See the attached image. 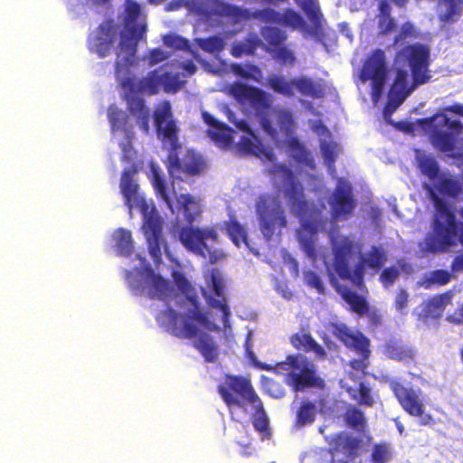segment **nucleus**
<instances>
[{"instance_id": "15", "label": "nucleus", "mask_w": 463, "mask_h": 463, "mask_svg": "<svg viewBox=\"0 0 463 463\" xmlns=\"http://www.w3.org/2000/svg\"><path fill=\"white\" fill-rule=\"evenodd\" d=\"M360 80L365 83L372 80V99L377 102L383 95L387 77L385 52L375 49L366 58L360 71Z\"/></svg>"}, {"instance_id": "10", "label": "nucleus", "mask_w": 463, "mask_h": 463, "mask_svg": "<svg viewBox=\"0 0 463 463\" xmlns=\"http://www.w3.org/2000/svg\"><path fill=\"white\" fill-rule=\"evenodd\" d=\"M263 370H274L277 373H285V382L294 392H302L309 387H322L324 381L317 374L315 365L304 354H288L282 362L274 366L260 364Z\"/></svg>"}, {"instance_id": "13", "label": "nucleus", "mask_w": 463, "mask_h": 463, "mask_svg": "<svg viewBox=\"0 0 463 463\" xmlns=\"http://www.w3.org/2000/svg\"><path fill=\"white\" fill-rule=\"evenodd\" d=\"M232 93L240 102L248 101L260 116L262 128L272 138L279 136L278 129L272 126L267 112L270 109V96L264 90L243 83H236L232 87Z\"/></svg>"}, {"instance_id": "32", "label": "nucleus", "mask_w": 463, "mask_h": 463, "mask_svg": "<svg viewBox=\"0 0 463 463\" xmlns=\"http://www.w3.org/2000/svg\"><path fill=\"white\" fill-rule=\"evenodd\" d=\"M108 118L113 132L121 130L125 133L128 139L133 137L132 128L128 125L127 114L119 109L116 105H110L108 109Z\"/></svg>"}, {"instance_id": "52", "label": "nucleus", "mask_w": 463, "mask_h": 463, "mask_svg": "<svg viewBox=\"0 0 463 463\" xmlns=\"http://www.w3.org/2000/svg\"><path fill=\"white\" fill-rule=\"evenodd\" d=\"M160 78L162 87L167 93L176 92L181 88L182 81L178 72H172L168 71H164L163 72L160 71Z\"/></svg>"}, {"instance_id": "38", "label": "nucleus", "mask_w": 463, "mask_h": 463, "mask_svg": "<svg viewBox=\"0 0 463 463\" xmlns=\"http://www.w3.org/2000/svg\"><path fill=\"white\" fill-rule=\"evenodd\" d=\"M115 248L118 254L121 256H130L133 252V241L131 232L126 229L119 228L113 233Z\"/></svg>"}, {"instance_id": "33", "label": "nucleus", "mask_w": 463, "mask_h": 463, "mask_svg": "<svg viewBox=\"0 0 463 463\" xmlns=\"http://www.w3.org/2000/svg\"><path fill=\"white\" fill-rule=\"evenodd\" d=\"M150 180L157 197L161 198L172 209V199L168 193V184L163 171L156 165H151Z\"/></svg>"}, {"instance_id": "30", "label": "nucleus", "mask_w": 463, "mask_h": 463, "mask_svg": "<svg viewBox=\"0 0 463 463\" xmlns=\"http://www.w3.org/2000/svg\"><path fill=\"white\" fill-rule=\"evenodd\" d=\"M335 289L342 298L349 305L352 312L359 316H364L369 313V303L364 296L358 295L355 291L346 286L337 285Z\"/></svg>"}, {"instance_id": "53", "label": "nucleus", "mask_w": 463, "mask_h": 463, "mask_svg": "<svg viewBox=\"0 0 463 463\" xmlns=\"http://www.w3.org/2000/svg\"><path fill=\"white\" fill-rule=\"evenodd\" d=\"M207 134L211 139L218 144L226 145L231 140L230 128L225 123H221L215 128H209Z\"/></svg>"}, {"instance_id": "12", "label": "nucleus", "mask_w": 463, "mask_h": 463, "mask_svg": "<svg viewBox=\"0 0 463 463\" xmlns=\"http://www.w3.org/2000/svg\"><path fill=\"white\" fill-rule=\"evenodd\" d=\"M217 391L231 414L234 408H244L260 399L250 381L241 375L226 374Z\"/></svg>"}, {"instance_id": "55", "label": "nucleus", "mask_w": 463, "mask_h": 463, "mask_svg": "<svg viewBox=\"0 0 463 463\" xmlns=\"http://www.w3.org/2000/svg\"><path fill=\"white\" fill-rule=\"evenodd\" d=\"M335 143L321 140L320 150L326 165L331 167L336 160Z\"/></svg>"}, {"instance_id": "51", "label": "nucleus", "mask_w": 463, "mask_h": 463, "mask_svg": "<svg viewBox=\"0 0 463 463\" xmlns=\"http://www.w3.org/2000/svg\"><path fill=\"white\" fill-rule=\"evenodd\" d=\"M317 408L311 402H304L297 412V421L299 425L311 424L316 418Z\"/></svg>"}, {"instance_id": "26", "label": "nucleus", "mask_w": 463, "mask_h": 463, "mask_svg": "<svg viewBox=\"0 0 463 463\" xmlns=\"http://www.w3.org/2000/svg\"><path fill=\"white\" fill-rule=\"evenodd\" d=\"M291 345L297 349L305 353L313 352L319 359L326 357L325 349L314 339L312 335L307 329L293 334L290 336Z\"/></svg>"}, {"instance_id": "64", "label": "nucleus", "mask_w": 463, "mask_h": 463, "mask_svg": "<svg viewBox=\"0 0 463 463\" xmlns=\"http://www.w3.org/2000/svg\"><path fill=\"white\" fill-rule=\"evenodd\" d=\"M379 33L382 35H388L393 32L396 28V23L394 18L389 17H379L378 22Z\"/></svg>"}, {"instance_id": "9", "label": "nucleus", "mask_w": 463, "mask_h": 463, "mask_svg": "<svg viewBox=\"0 0 463 463\" xmlns=\"http://www.w3.org/2000/svg\"><path fill=\"white\" fill-rule=\"evenodd\" d=\"M275 181H279L291 213L299 218L317 220L321 210L306 198L304 186L293 170L285 163H275L269 170Z\"/></svg>"}, {"instance_id": "42", "label": "nucleus", "mask_w": 463, "mask_h": 463, "mask_svg": "<svg viewBox=\"0 0 463 463\" xmlns=\"http://www.w3.org/2000/svg\"><path fill=\"white\" fill-rule=\"evenodd\" d=\"M420 37V32L415 24L410 21L403 23L393 39V45H403L411 40Z\"/></svg>"}, {"instance_id": "56", "label": "nucleus", "mask_w": 463, "mask_h": 463, "mask_svg": "<svg viewBox=\"0 0 463 463\" xmlns=\"http://www.w3.org/2000/svg\"><path fill=\"white\" fill-rule=\"evenodd\" d=\"M391 453L387 444L379 443L373 447L371 460L373 463H385L390 458Z\"/></svg>"}, {"instance_id": "47", "label": "nucleus", "mask_w": 463, "mask_h": 463, "mask_svg": "<svg viewBox=\"0 0 463 463\" xmlns=\"http://www.w3.org/2000/svg\"><path fill=\"white\" fill-rule=\"evenodd\" d=\"M279 25L290 27L292 29H302L306 26L303 17L291 8H287L279 13Z\"/></svg>"}, {"instance_id": "61", "label": "nucleus", "mask_w": 463, "mask_h": 463, "mask_svg": "<svg viewBox=\"0 0 463 463\" xmlns=\"http://www.w3.org/2000/svg\"><path fill=\"white\" fill-rule=\"evenodd\" d=\"M274 59L282 64L292 63L295 61L293 52L284 45L274 49Z\"/></svg>"}, {"instance_id": "1", "label": "nucleus", "mask_w": 463, "mask_h": 463, "mask_svg": "<svg viewBox=\"0 0 463 463\" xmlns=\"http://www.w3.org/2000/svg\"><path fill=\"white\" fill-rule=\"evenodd\" d=\"M122 29L113 18L102 21L87 37V48L99 58L116 54L115 76L128 73L135 64L137 47L145 38L146 24L140 5L135 0H125Z\"/></svg>"}, {"instance_id": "41", "label": "nucleus", "mask_w": 463, "mask_h": 463, "mask_svg": "<svg viewBox=\"0 0 463 463\" xmlns=\"http://www.w3.org/2000/svg\"><path fill=\"white\" fill-rule=\"evenodd\" d=\"M260 39L254 35L245 39L243 42L235 43L231 50V53L235 58H241L243 55H252L260 45Z\"/></svg>"}, {"instance_id": "3", "label": "nucleus", "mask_w": 463, "mask_h": 463, "mask_svg": "<svg viewBox=\"0 0 463 463\" xmlns=\"http://www.w3.org/2000/svg\"><path fill=\"white\" fill-rule=\"evenodd\" d=\"M153 119L158 137L162 142L169 144L165 166L173 182H188L203 175L208 164L201 154L193 149H186L182 155L179 153V129L173 118L170 101L162 100L156 106Z\"/></svg>"}, {"instance_id": "11", "label": "nucleus", "mask_w": 463, "mask_h": 463, "mask_svg": "<svg viewBox=\"0 0 463 463\" xmlns=\"http://www.w3.org/2000/svg\"><path fill=\"white\" fill-rule=\"evenodd\" d=\"M328 329L346 348L359 355L358 358L349 362L350 367L355 371L364 372L369 365L370 339L360 330H353L344 323L331 322Z\"/></svg>"}, {"instance_id": "31", "label": "nucleus", "mask_w": 463, "mask_h": 463, "mask_svg": "<svg viewBox=\"0 0 463 463\" xmlns=\"http://www.w3.org/2000/svg\"><path fill=\"white\" fill-rule=\"evenodd\" d=\"M242 14L234 17V24H238L243 21H249L255 19L266 24H279V12L272 8H262L250 12L248 9L241 7Z\"/></svg>"}, {"instance_id": "22", "label": "nucleus", "mask_w": 463, "mask_h": 463, "mask_svg": "<svg viewBox=\"0 0 463 463\" xmlns=\"http://www.w3.org/2000/svg\"><path fill=\"white\" fill-rule=\"evenodd\" d=\"M384 355L397 362L410 364L415 363V350L400 339H390L383 345Z\"/></svg>"}, {"instance_id": "16", "label": "nucleus", "mask_w": 463, "mask_h": 463, "mask_svg": "<svg viewBox=\"0 0 463 463\" xmlns=\"http://www.w3.org/2000/svg\"><path fill=\"white\" fill-rule=\"evenodd\" d=\"M256 213L260 228L267 240H270L277 228L287 226L285 212L279 203H271L266 195H261L256 203Z\"/></svg>"}, {"instance_id": "17", "label": "nucleus", "mask_w": 463, "mask_h": 463, "mask_svg": "<svg viewBox=\"0 0 463 463\" xmlns=\"http://www.w3.org/2000/svg\"><path fill=\"white\" fill-rule=\"evenodd\" d=\"M330 463H360L356 458L360 455L362 439L345 431L335 433L328 442Z\"/></svg>"}, {"instance_id": "14", "label": "nucleus", "mask_w": 463, "mask_h": 463, "mask_svg": "<svg viewBox=\"0 0 463 463\" xmlns=\"http://www.w3.org/2000/svg\"><path fill=\"white\" fill-rule=\"evenodd\" d=\"M388 384L404 411L412 417L419 418L420 426L434 423L433 417L430 413H425V406L420 389L415 390L411 387H406L396 379L390 380Z\"/></svg>"}, {"instance_id": "58", "label": "nucleus", "mask_w": 463, "mask_h": 463, "mask_svg": "<svg viewBox=\"0 0 463 463\" xmlns=\"http://www.w3.org/2000/svg\"><path fill=\"white\" fill-rule=\"evenodd\" d=\"M439 116L443 118V123L451 131L450 133H452L454 136H458L462 133L463 124L461 123V121L458 119H451L445 114H437L429 118L428 120L433 121Z\"/></svg>"}, {"instance_id": "54", "label": "nucleus", "mask_w": 463, "mask_h": 463, "mask_svg": "<svg viewBox=\"0 0 463 463\" xmlns=\"http://www.w3.org/2000/svg\"><path fill=\"white\" fill-rule=\"evenodd\" d=\"M262 388L268 395L274 399H281L286 395V391L282 384L268 377L263 378Z\"/></svg>"}, {"instance_id": "4", "label": "nucleus", "mask_w": 463, "mask_h": 463, "mask_svg": "<svg viewBox=\"0 0 463 463\" xmlns=\"http://www.w3.org/2000/svg\"><path fill=\"white\" fill-rule=\"evenodd\" d=\"M356 248L355 241L348 236L337 234L331 237L334 270L340 279L350 280L356 288L362 289L365 287V269L379 270L383 267L388 257L382 246L373 245L351 269L349 260L355 253Z\"/></svg>"}, {"instance_id": "21", "label": "nucleus", "mask_w": 463, "mask_h": 463, "mask_svg": "<svg viewBox=\"0 0 463 463\" xmlns=\"http://www.w3.org/2000/svg\"><path fill=\"white\" fill-rule=\"evenodd\" d=\"M332 218L335 221H345L353 215L355 202L350 186L338 184L331 198Z\"/></svg>"}, {"instance_id": "43", "label": "nucleus", "mask_w": 463, "mask_h": 463, "mask_svg": "<svg viewBox=\"0 0 463 463\" xmlns=\"http://www.w3.org/2000/svg\"><path fill=\"white\" fill-rule=\"evenodd\" d=\"M196 44L205 52L218 54L224 50L225 42L222 36L213 35L195 39Z\"/></svg>"}, {"instance_id": "34", "label": "nucleus", "mask_w": 463, "mask_h": 463, "mask_svg": "<svg viewBox=\"0 0 463 463\" xmlns=\"http://www.w3.org/2000/svg\"><path fill=\"white\" fill-rule=\"evenodd\" d=\"M255 410L252 416V424L254 429L260 433L262 439H269L271 437V430L269 425V419L264 410L262 402L259 399V402L250 404Z\"/></svg>"}, {"instance_id": "39", "label": "nucleus", "mask_w": 463, "mask_h": 463, "mask_svg": "<svg viewBox=\"0 0 463 463\" xmlns=\"http://www.w3.org/2000/svg\"><path fill=\"white\" fill-rule=\"evenodd\" d=\"M452 278V274L446 269H435L425 275L419 283L425 289H430L434 286L447 285Z\"/></svg>"}, {"instance_id": "29", "label": "nucleus", "mask_w": 463, "mask_h": 463, "mask_svg": "<svg viewBox=\"0 0 463 463\" xmlns=\"http://www.w3.org/2000/svg\"><path fill=\"white\" fill-rule=\"evenodd\" d=\"M438 19L444 24H453L463 14V0H438Z\"/></svg>"}, {"instance_id": "63", "label": "nucleus", "mask_w": 463, "mask_h": 463, "mask_svg": "<svg viewBox=\"0 0 463 463\" xmlns=\"http://www.w3.org/2000/svg\"><path fill=\"white\" fill-rule=\"evenodd\" d=\"M298 240H299L301 247H302L303 250L306 252V254L312 259H316L317 255V251L315 241L312 238V236L305 237V236L301 235V236H299Z\"/></svg>"}, {"instance_id": "2", "label": "nucleus", "mask_w": 463, "mask_h": 463, "mask_svg": "<svg viewBox=\"0 0 463 463\" xmlns=\"http://www.w3.org/2000/svg\"><path fill=\"white\" fill-rule=\"evenodd\" d=\"M424 188L434 207L431 232L426 237L427 250L447 252L458 244L459 222L453 206L439 194L456 200L463 193V183L455 175L441 173L433 185L425 184Z\"/></svg>"}, {"instance_id": "20", "label": "nucleus", "mask_w": 463, "mask_h": 463, "mask_svg": "<svg viewBox=\"0 0 463 463\" xmlns=\"http://www.w3.org/2000/svg\"><path fill=\"white\" fill-rule=\"evenodd\" d=\"M166 66H168V63L149 71L147 75L140 79L137 83L131 78L122 79L123 75L118 79L120 80L121 87L126 90L125 94L136 95V93L140 92L147 95H155L157 94L162 88L160 71Z\"/></svg>"}, {"instance_id": "6", "label": "nucleus", "mask_w": 463, "mask_h": 463, "mask_svg": "<svg viewBox=\"0 0 463 463\" xmlns=\"http://www.w3.org/2000/svg\"><path fill=\"white\" fill-rule=\"evenodd\" d=\"M172 277L175 286L185 296L193 308L184 314H179L172 307H167L162 312L163 317L167 320L171 334L180 338L192 339L197 334V325L211 331L217 330L218 326L200 309L201 305L195 289L184 274L174 271Z\"/></svg>"}, {"instance_id": "50", "label": "nucleus", "mask_w": 463, "mask_h": 463, "mask_svg": "<svg viewBox=\"0 0 463 463\" xmlns=\"http://www.w3.org/2000/svg\"><path fill=\"white\" fill-rule=\"evenodd\" d=\"M261 35L266 43L274 49L283 45L287 39L285 32L278 27H265L261 31Z\"/></svg>"}, {"instance_id": "46", "label": "nucleus", "mask_w": 463, "mask_h": 463, "mask_svg": "<svg viewBox=\"0 0 463 463\" xmlns=\"http://www.w3.org/2000/svg\"><path fill=\"white\" fill-rule=\"evenodd\" d=\"M268 85L276 93L286 97L294 96L293 80H286L283 77L273 75L268 78Z\"/></svg>"}, {"instance_id": "7", "label": "nucleus", "mask_w": 463, "mask_h": 463, "mask_svg": "<svg viewBox=\"0 0 463 463\" xmlns=\"http://www.w3.org/2000/svg\"><path fill=\"white\" fill-rule=\"evenodd\" d=\"M430 57L429 47L420 43L407 44L400 49L395 53L394 62L410 67L412 83L409 84L408 72L403 69H398L389 92L406 99L416 87L429 82L431 78L429 71Z\"/></svg>"}, {"instance_id": "18", "label": "nucleus", "mask_w": 463, "mask_h": 463, "mask_svg": "<svg viewBox=\"0 0 463 463\" xmlns=\"http://www.w3.org/2000/svg\"><path fill=\"white\" fill-rule=\"evenodd\" d=\"M206 283L209 288L213 290L214 296L207 293L205 289H203V296L205 301L211 308L217 309L222 313V321L224 328H229L231 311L228 305V299L224 294V280L221 272L213 269L210 274L207 276Z\"/></svg>"}, {"instance_id": "37", "label": "nucleus", "mask_w": 463, "mask_h": 463, "mask_svg": "<svg viewBox=\"0 0 463 463\" xmlns=\"http://www.w3.org/2000/svg\"><path fill=\"white\" fill-rule=\"evenodd\" d=\"M430 141L437 150L443 153L451 152L456 147V137L449 132L434 130L430 135Z\"/></svg>"}, {"instance_id": "49", "label": "nucleus", "mask_w": 463, "mask_h": 463, "mask_svg": "<svg viewBox=\"0 0 463 463\" xmlns=\"http://www.w3.org/2000/svg\"><path fill=\"white\" fill-rule=\"evenodd\" d=\"M300 7L314 26L319 28L321 26L323 14L320 11L317 0H302Z\"/></svg>"}, {"instance_id": "60", "label": "nucleus", "mask_w": 463, "mask_h": 463, "mask_svg": "<svg viewBox=\"0 0 463 463\" xmlns=\"http://www.w3.org/2000/svg\"><path fill=\"white\" fill-rule=\"evenodd\" d=\"M304 280L307 286L315 288L318 293L323 294L325 288L320 277L314 270L304 272Z\"/></svg>"}, {"instance_id": "5", "label": "nucleus", "mask_w": 463, "mask_h": 463, "mask_svg": "<svg viewBox=\"0 0 463 463\" xmlns=\"http://www.w3.org/2000/svg\"><path fill=\"white\" fill-rule=\"evenodd\" d=\"M179 208L189 225L178 231V238L183 246L193 254L207 259L211 264L224 257L223 252L212 244L219 241V234L213 227H194L192 223L200 216L202 210L199 200L188 194H181L177 198Z\"/></svg>"}, {"instance_id": "44", "label": "nucleus", "mask_w": 463, "mask_h": 463, "mask_svg": "<svg viewBox=\"0 0 463 463\" xmlns=\"http://www.w3.org/2000/svg\"><path fill=\"white\" fill-rule=\"evenodd\" d=\"M276 123L279 131L288 138L292 137L295 131V122L292 114L286 109L276 111Z\"/></svg>"}, {"instance_id": "19", "label": "nucleus", "mask_w": 463, "mask_h": 463, "mask_svg": "<svg viewBox=\"0 0 463 463\" xmlns=\"http://www.w3.org/2000/svg\"><path fill=\"white\" fill-rule=\"evenodd\" d=\"M185 6L191 13L202 18L227 17L233 23L234 17L242 14L240 6L221 0H187Z\"/></svg>"}, {"instance_id": "23", "label": "nucleus", "mask_w": 463, "mask_h": 463, "mask_svg": "<svg viewBox=\"0 0 463 463\" xmlns=\"http://www.w3.org/2000/svg\"><path fill=\"white\" fill-rule=\"evenodd\" d=\"M453 291L447 290L430 298L423 306L420 317L426 321L429 318L437 319L442 317L447 306L452 303Z\"/></svg>"}, {"instance_id": "8", "label": "nucleus", "mask_w": 463, "mask_h": 463, "mask_svg": "<svg viewBox=\"0 0 463 463\" xmlns=\"http://www.w3.org/2000/svg\"><path fill=\"white\" fill-rule=\"evenodd\" d=\"M137 167L135 165L125 168L121 174L120 192L125 199V204L132 209L134 205L140 206L144 211V223L142 231L146 237L150 255L154 260H158L162 256V246L165 244L163 236L162 220L153 209L151 213H146L147 205L146 201L139 197V185L135 180L137 173Z\"/></svg>"}, {"instance_id": "35", "label": "nucleus", "mask_w": 463, "mask_h": 463, "mask_svg": "<svg viewBox=\"0 0 463 463\" xmlns=\"http://www.w3.org/2000/svg\"><path fill=\"white\" fill-rule=\"evenodd\" d=\"M286 144L291 156L297 163L310 167L314 165V161L310 156L309 152L297 137L292 136L288 137Z\"/></svg>"}, {"instance_id": "45", "label": "nucleus", "mask_w": 463, "mask_h": 463, "mask_svg": "<svg viewBox=\"0 0 463 463\" xmlns=\"http://www.w3.org/2000/svg\"><path fill=\"white\" fill-rule=\"evenodd\" d=\"M225 229L230 239L236 246H239L241 242H247V232L234 217H231L230 220L225 222Z\"/></svg>"}, {"instance_id": "36", "label": "nucleus", "mask_w": 463, "mask_h": 463, "mask_svg": "<svg viewBox=\"0 0 463 463\" xmlns=\"http://www.w3.org/2000/svg\"><path fill=\"white\" fill-rule=\"evenodd\" d=\"M293 84L298 92H300L303 96L310 97L313 99H319L324 95L321 86L316 83L310 78H295L293 79Z\"/></svg>"}, {"instance_id": "27", "label": "nucleus", "mask_w": 463, "mask_h": 463, "mask_svg": "<svg viewBox=\"0 0 463 463\" xmlns=\"http://www.w3.org/2000/svg\"><path fill=\"white\" fill-rule=\"evenodd\" d=\"M415 162L420 174L432 183L435 182L442 173L435 156L430 154H426L420 149L416 150Z\"/></svg>"}, {"instance_id": "62", "label": "nucleus", "mask_w": 463, "mask_h": 463, "mask_svg": "<svg viewBox=\"0 0 463 463\" xmlns=\"http://www.w3.org/2000/svg\"><path fill=\"white\" fill-rule=\"evenodd\" d=\"M405 100L404 98L397 96L395 94L390 93L388 94V100L384 107V116H391Z\"/></svg>"}, {"instance_id": "24", "label": "nucleus", "mask_w": 463, "mask_h": 463, "mask_svg": "<svg viewBox=\"0 0 463 463\" xmlns=\"http://www.w3.org/2000/svg\"><path fill=\"white\" fill-rule=\"evenodd\" d=\"M128 111L136 117L137 123L144 133L149 132L150 109L145 100L137 95L124 94Z\"/></svg>"}, {"instance_id": "40", "label": "nucleus", "mask_w": 463, "mask_h": 463, "mask_svg": "<svg viewBox=\"0 0 463 463\" xmlns=\"http://www.w3.org/2000/svg\"><path fill=\"white\" fill-rule=\"evenodd\" d=\"M346 392L351 398L356 401L360 405L373 407L374 404L372 390L364 382H361L356 389L352 387L347 388Z\"/></svg>"}, {"instance_id": "59", "label": "nucleus", "mask_w": 463, "mask_h": 463, "mask_svg": "<svg viewBox=\"0 0 463 463\" xmlns=\"http://www.w3.org/2000/svg\"><path fill=\"white\" fill-rule=\"evenodd\" d=\"M164 43L166 46L176 50L190 51L189 41L178 35H168L165 37Z\"/></svg>"}, {"instance_id": "25", "label": "nucleus", "mask_w": 463, "mask_h": 463, "mask_svg": "<svg viewBox=\"0 0 463 463\" xmlns=\"http://www.w3.org/2000/svg\"><path fill=\"white\" fill-rule=\"evenodd\" d=\"M145 272L149 285V298L151 299L159 300L168 298L173 290L170 282L159 274L155 273L154 269L149 265L145 268Z\"/></svg>"}, {"instance_id": "57", "label": "nucleus", "mask_w": 463, "mask_h": 463, "mask_svg": "<svg viewBox=\"0 0 463 463\" xmlns=\"http://www.w3.org/2000/svg\"><path fill=\"white\" fill-rule=\"evenodd\" d=\"M400 276V269L395 266L383 269L380 274V281L384 288L392 286Z\"/></svg>"}, {"instance_id": "28", "label": "nucleus", "mask_w": 463, "mask_h": 463, "mask_svg": "<svg viewBox=\"0 0 463 463\" xmlns=\"http://www.w3.org/2000/svg\"><path fill=\"white\" fill-rule=\"evenodd\" d=\"M193 343L194 347L198 350L205 362L215 363L219 355V347L213 337L207 333L196 334Z\"/></svg>"}, {"instance_id": "48", "label": "nucleus", "mask_w": 463, "mask_h": 463, "mask_svg": "<svg viewBox=\"0 0 463 463\" xmlns=\"http://www.w3.org/2000/svg\"><path fill=\"white\" fill-rule=\"evenodd\" d=\"M345 421L348 427L357 431H363L366 426L364 412L356 407H350L345 411Z\"/></svg>"}]
</instances>
